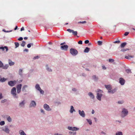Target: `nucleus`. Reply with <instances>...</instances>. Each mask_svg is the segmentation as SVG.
<instances>
[{"label":"nucleus","instance_id":"obj_50","mask_svg":"<svg viewBox=\"0 0 135 135\" xmlns=\"http://www.w3.org/2000/svg\"><path fill=\"white\" fill-rule=\"evenodd\" d=\"M39 58V56H35L33 57V59L35 60L36 59H38V58Z\"/></svg>","mask_w":135,"mask_h":135},{"label":"nucleus","instance_id":"obj_51","mask_svg":"<svg viewBox=\"0 0 135 135\" xmlns=\"http://www.w3.org/2000/svg\"><path fill=\"white\" fill-rule=\"evenodd\" d=\"M86 23V21H83L81 22L80 21L78 22V23Z\"/></svg>","mask_w":135,"mask_h":135},{"label":"nucleus","instance_id":"obj_17","mask_svg":"<svg viewBox=\"0 0 135 135\" xmlns=\"http://www.w3.org/2000/svg\"><path fill=\"white\" fill-rule=\"evenodd\" d=\"M92 79L95 81H97L99 80V78L98 76L96 75H93L92 76Z\"/></svg>","mask_w":135,"mask_h":135},{"label":"nucleus","instance_id":"obj_26","mask_svg":"<svg viewBox=\"0 0 135 135\" xmlns=\"http://www.w3.org/2000/svg\"><path fill=\"white\" fill-rule=\"evenodd\" d=\"M19 132L20 135H26L23 130H20L19 131Z\"/></svg>","mask_w":135,"mask_h":135},{"label":"nucleus","instance_id":"obj_40","mask_svg":"<svg viewBox=\"0 0 135 135\" xmlns=\"http://www.w3.org/2000/svg\"><path fill=\"white\" fill-rule=\"evenodd\" d=\"M55 103L57 105H61V102H55Z\"/></svg>","mask_w":135,"mask_h":135},{"label":"nucleus","instance_id":"obj_53","mask_svg":"<svg viewBox=\"0 0 135 135\" xmlns=\"http://www.w3.org/2000/svg\"><path fill=\"white\" fill-rule=\"evenodd\" d=\"M54 135H63L62 134H60L58 133H55L54 134Z\"/></svg>","mask_w":135,"mask_h":135},{"label":"nucleus","instance_id":"obj_5","mask_svg":"<svg viewBox=\"0 0 135 135\" xmlns=\"http://www.w3.org/2000/svg\"><path fill=\"white\" fill-rule=\"evenodd\" d=\"M70 54L73 56H76L78 53L76 49L73 48H71L70 49Z\"/></svg>","mask_w":135,"mask_h":135},{"label":"nucleus","instance_id":"obj_59","mask_svg":"<svg viewBox=\"0 0 135 135\" xmlns=\"http://www.w3.org/2000/svg\"><path fill=\"white\" fill-rule=\"evenodd\" d=\"M120 42V41L119 40H118V41H116L114 42L115 43H118V44Z\"/></svg>","mask_w":135,"mask_h":135},{"label":"nucleus","instance_id":"obj_1","mask_svg":"<svg viewBox=\"0 0 135 135\" xmlns=\"http://www.w3.org/2000/svg\"><path fill=\"white\" fill-rule=\"evenodd\" d=\"M97 92L96 98L97 99L100 101L101 100V97L103 95L102 93L103 91L100 89H98Z\"/></svg>","mask_w":135,"mask_h":135},{"label":"nucleus","instance_id":"obj_35","mask_svg":"<svg viewBox=\"0 0 135 135\" xmlns=\"http://www.w3.org/2000/svg\"><path fill=\"white\" fill-rule=\"evenodd\" d=\"M33 43L29 44L27 45V47L28 48H30L31 47V46H33Z\"/></svg>","mask_w":135,"mask_h":135},{"label":"nucleus","instance_id":"obj_47","mask_svg":"<svg viewBox=\"0 0 135 135\" xmlns=\"http://www.w3.org/2000/svg\"><path fill=\"white\" fill-rule=\"evenodd\" d=\"M67 31L70 33L72 32H73V30H71L70 29H68L67 30Z\"/></svg>","mask_w":135,"mask_h":135},{"label":"nucleus","instance_id":"obj_37","mask_svg":"<svg viewBox=\"0 0 135 135\" xmlns=\"http://www.w3.org/2000/svg\"><path fill=\"white\" fill-rule=\"evenodd\" d=\"M7 79H6L4 78H1L0 81L2 82H3L5 81Z\"/></svg>","mask_w":135,"mask_h":135},{"label":"nucleus","instance_id":"obj_30","mask_svg":"<svg viewBox=\"0 0 135 135\" xmlns=\"http://www.w3.org/2000/svg\"><path fill=\"white\" fill-rule=\"evenodd\" d=\"M126 44L127 43L126 42H123L121 44L120 46V47L122 48H124L125 47V46L126 45Z\"/></svg>","mask_w":135,"mask_h":135},{"label":"nucleus","instance_id":"obj_29","mask_svg":"<svg viewBox=\"0 0 135 135\" xmlns=\"http://www.w3.org/2000/svg\"><path fill=\"white\" fill-rule=\"evenodd\" d=\"M19 74L21 76H22V69H20L19 71Z\"/></svg>","mask_w":135,"mask_h":135},{"label":"nucleus","instance_id":"obj_45","mask_svg":"<svg viewBox=\"0 0 135 135\" xmlns=\"http://www.w3.org/2000/svg\"><path fill=\"white\" fill-rule=\"evenodd\" d=\"M5 124V122L3 121H2L0 122V125L1 126H3Z\"/></svg>","mask_w":135,"mask_h":135},{"label":"nucleus","instance_id":"obj_49","mask_svg":"<svg viewBox=\"0 0 135 135\" xmlns=\"http://www.w3.org/2000/svg\"><path fill=\"white\" fill-rule=\"evenodd\" d=\"M3 63H2V62L0 60V68H1V67H2L3 66Z\"/></svg>","mask_w":135,"mask_h":135},{"label":"nucleus","instance_id":"obj_11","mask_svg":"<svg viewBox=\"0 0 135 135\" xmlns=\"http://www.w3.org/2000/svg\"><path fill=\"white\" fill-rule=\"evenodd\" d=\"M68 129L72 131H76L79 130V128L75 127H72L70 126H69L68 127Z\"/></svg>","mask_w":135,"mask_h":135},{"label":"nucleus","instance_id":"obj_58","mask_svg":"<svg viewBox=\"0 0 135 135\" xmlns=\"http://www.w3.org/2000/svg\"><path fill=\"white\" fill-rule=\"evenodd\" d=\"M129 32H126L124 34V35L125 36H126L128 34H129Z\"/></svg>","mask_w":135,"mask_h":135},{"label":"nucleus","instance_id":"obj_56","mask_svg":"<svg viewBox=\"0 0 135 135\" xmlns=\"http://www.w3.org/2000/svg\"><path fill=\"white\" fill-rule=\"evenodd\" d=\"M89 41L88 40H87L85 41L84 42L85 44H87L89 43Z\"/></svg>","mask_w":135,"mask_h":135},{"label":"nucleus","instance_id":"obj_42","mask_svg":"<svg viewBox=\"0 0 135 135\" xmlns=\"http://www.w3.org/2000/svg\"><path fill=\"white\" fill-rule=\"evenodd\" d=\"M72 90L73 91L76 92L78 91V89L75 88H72Z\"/></svg>","mask_w":135,"mask_h":135},{"label":"nucleus","instance_id":"obj_6","mask_svg":"<svg viewBox=\"0 0 135 135\" xmlns=\"http://www.w3.org/2000/svg\"><path fill=\"white\" fill-rule=\"evenodd\" d=\"M26 104V101L23 100L20 102L18 104V107L20 108H24Z\"/></svg>","mask_w":135,"mask_h":135},{"label":"nucleus","instance_id":"obj_39","mask_svg":"<svg viewBox=\"0 0 135 135\" xmlns=\"http://www.w3.org/2000/svg\"><path fill=\"white\" fill-rule=\"evenodd\" d=\"M15 44L16 46L15 48L18 47L19 45V44L18 42H15Z\"/></svg>","mask_w":135,"mask_h":135},{"label":"nucleus","instance_id":"obj_57","mask_svg":"<svg viewBox=\"0 0 135 135\" xmlns=\"http://www.w3.org/2000/svg\"><path fill=\"white\" fill-rule=\"evenodd\" d=\"M101 133V134H103L104 135H106V133L105 132H104L103 131H102Z\"/></svg>","mask_w":135,"mask_h":135},{"label":"nucleus","instance_id":"obj_62","mask_svg":"<svg viewBox=\"0 0 135 135\" xmlns=\"http://www.w3.org/2000/svg\"><path fill=\"white\" fill-rule=\"evenodd\" d=\"M82 75L84 77H85L86 76V74L84 73L82 74Z\"/></svg>","mask_w":135,"mask_h":135},{"label":"nucleus","instance_id":"obj_48","mask_svg":"<svg viewBox=\"0 0 135 135\" xmlns=\"http://www.w3.org/2000/svg\"><path fill=\"white\" fill-rule=\"evenodd\" d=\"M98 43L99 45H101L102 44V41H98Z\"/></svg>","mask_w":135,"mask_h":135},{"label":"nucleus","instance_id":"obj_31","mask_svg":"<svg viewBox=\"0 0 135 135\" xmlns=\"http://www.w3.org/2000/svg\"><path fill=\"white\" fill-rule=\"evenodd\" d=\"M133 56H131L130 55H128V56H125V58L127 59H130L129 57L131 58H133L134 57Z\"/></svg>","mask_w":135,"mask_h":135},{"label":"nucleus","instance_id":"obj_52","mask_svg":"<svg viewBox=\"0 0 135 135\" xmlns=\"http://www.w3.org/2000/svg\"><path fill=\"white\" fill-rule=\"evenodd\" d=\"M109 61L110 62H112L114 61V60L112 59H109Z\"/></svg>","mask_w":135,"mask_h":135},{"label":"nucleus","instance_id":"obj_7","mask_svg":"<svg viewBox=\"0 0 135 135\" xmlns=\"http://www.w3.org/2000/svg\"><path fill=\"white\" fill-rule=\"evenodd\" d=\"M2 131H4L7 134H9L10 130L8 128L7 126H5L4 127L2 128Z\"/></svg>","mask_w":135,"mask_h":135},{"label":"nucleus","instance_id":"obj_64","mask_svg":"<svg viewBox=\"0 0 135 135\" xmlns=\"http://www.w3.org/2000/svg\"><path fill=\"white\" fill-rule=\"evenodd\" d=\"M102 68V69H103L105 70L106 69V68L104 66H103Z\"/></svg>","mask_w":135,"mask_h":135},{"label":"nucleus","instance_id":"obj_18","mask_svg":"<svg viewBox=\"0 0 135 135\" xmlns=\"http://www.w3.org/2000/svg\"><path fill=\"white\" fill-rule=\"evenodd\" d=\"M104 86L108 91H110L112 89V86L110 85H105Z\"/></svg>","mask_w":135,"mask_h":135},{"label":"nucleus","instance_id":"obj_38","mask_svg":"<svg viewBox=\"0 0 135 135\" xmlns=\"http://www.w3.org/2000/svg\"><path fill=\"white\" fill-rule=\"evenodd\" d=\"M26 42L25 41H23L22 43L21 44V45L22 47H24L25 45Z\"/></svg>","mask_w":135,"mask_h":135},{"label":"nucleus","instance_id":"obj_13","mask_svg":"<svg viewBox=\"0 0 135 135\" xmlns=\"http://www.w3.org/2000/svg\"><path fill=\"white\" fill-rule=\"evenodd\" d=\"M119 83L122 85H124L125 83V80L123 78H120L119 79Z\"/></svg>","mask_w":135,"mask_h":135},{"label":"nucleus","instance_id":"obj_27","mask_svg":"<svg viewBox=\"0 0 135 135\" xmlns=\"http://www.w3.org/2000/svg\"><path fill=\"white\" fill-rule=\"evenodd\" d=\"M7 120L9 122H11L12 121V118L10 116L7 115L6 117Z\"/></svg>","mask_w":135,"mask_h":135},{"label":"nucleus","instance_id":"obj_12","mask_svg":"<svg viewBox=\"0 0 135 135\" xmlns=\"http://www.w3.org/2000/svg\"><path fill=\"white\" fill-rule=\"evenodd\" d=\"M68 46L67 45H64L63 46H61L60 47V49L62 50L65 51L68 50Z\"/></svg>","mask_w":135,"mask_h":135},{"label":"nucleus","instance_id":"obj_23","mask_svg":"<svg viewBox=\"0 0 135 135\" xmlns=\"http://www.w3.org/2000/svg\"><path fill=\"white\" fill-rule=\"evenodd\" d=\"M9 67V65L8 64H6L5 65H4L3 64V66L1 67L2 69H7Z\"/></svg>","mask_w":135,"mask_h":135},{"label":"nucleus","instance_id":"obj_61","mask_svg":"<svg viewBox=\"0 0 135 135\" xmlns=\"http://www.w3.org/2000/svg\"><path fill=\"white\" fill-rule=\"evenodd\" d=\"M2 98V93H0V99H1Z\"/></svg>","mask_w":135,"mask_h":135},{"label":"nucleus","instance_id":"obj_3","mask_svg":"<svg viewBox=\"0 0 135 135\" xmlns=\"http://www.w3.org/2000/svg\"><path fill=\"white\" fill-rule=\"evenodd\" d=\"M11 94L12 95L13 97L17 99L18 96L16 93V89L15 87H13L11 89Z\"/></svg>","mask_w":135,"mask_h":135},{"label":"nucleus","instance_id":"obj_4","mask_svg":"<svg viewBox=\"0 0 135 135\" xmlns=\"http://www.w3.org/2000/svg\"><path fill=\"white\" fill-rule=\"evenodd\" d=\"M35 88L37 90L39 91L40 94L42 95L44 94V91L41 89L39 84H37L35 86Z\"/></svg>","mask_w":135,"mask_h":135},{"label":"nucleus","instance_id":"obj_25","mask_svg":"<svg viewBox=\"0 0 135 135\" xmlns=\"http://www.w3.org/2000/svg\"><path fill=\"white\" fill-rule=\"evenodd\" d=\"M4 49H6V52H7L8 50V47L7 46H5L4 47H0V49H2L3 51H4Z\"/></svg>","mask_w":135,"mask_h":135},{"label":"nucleus","instance_id":"obj_9","mask_svg":"<svg viewBox=\"0 0 135 135\" xmlns=\"http://www.w3.org/2000/svg\"><path fill=\"white\" fill-rule=\"evenodd\" d=\"M43 107L44 109L47 111H49L51 110L52 109L49 106L46 104H44Z\"/></svg>","mask_w":135,"mask_h":135},{"label":"nucleus","instance_id":"obj_21","mask_svg":"<svg viewBox=\"0 0 135 135\" xmlns=\"http://www.w3.org/2000/svg\"><path fill=\"white\" fill-rule=\"evenodd\" d=\"M28 87V85H24L22 89V91L23 92H26L27 91L26 90V88Z\"/></svg>","mask_w":135,"mask_h":135},{"label":"nucleus","instance_id":"obj_46","mask_svg":"<svg viewBox=\"0 0 135 135\" xmlns=\"http://www.w3.org/2000/svg\"><path fill=\"white\" fill-rule=\"evenodd\" d=\"M124 101H119L118 102V103L119 104H122L123 103Z\"/></svg>","mask_w":135,"mask_h":135},{"label":"nucleus","instance_id":"obj_28","mask_svg":"<svg viewBox=\"0 0 135 135\" xmlns=\"http://www.w3.org/2000/svg\"><path fill=\"white\" fill-rule=\"evenodd\" d=\"M90 48L88 47H86L85 49L84 50V52L85 53H88L90 51Z\"/></svg>","mask_w":135,"mask_h":135},{"label":"nucleus","instance_id":"obj_20","mask_svg":"<svg viewBox=\"0 0 135 135\" xmlns=\"http://www.w3.org/2000/svg\"><path fill=\"white\" fill-rule=\"evenodd\" d=\"M117 89L116 88H114L112 90H110V91H108V93H110L111 94H113L116 91Z\"/></svg>","mask_w":135,"mask_h":135},{"label":"nucleus","instance_id":"obj_55","mask_svg":"<svg viewBox=\"0 0 135 135\" xmlns=\"http://www.w3.org/2000/svg\"><path fill=\"white\" fill-rule=\"evenodd\" d=\"M78 44H82L83 43L82 41L81 40H80L79 41H78Z\"/></svg>","mask_w":135,"mask_h":135},{"label":"nucleus","instance_id":"obj_60","mask_svg":"<svg viewBox=\"0 0 135 135\" xmlns=\"http://www.w3.org/2000/svg\"><path fill=\"white\" fill-rule=\"evenodd\" d=\"M28 49H25L24 50H23V51L24 52H25V51H26L27 52H28Z\"/></svg>","mask_w":135,"mask_h":135},{"label":"nucleus","instance_id":"obj_22","mask_svg":"<svg viewBox=\"0 0 135 135\" xmlns=\"http://www.w3.org/2000/svg\"><path fill=\"white\" fill-rule=\"evenodd\" d=\"M75 110L74 108V107L73 106H70V112L71 113H73V112H75Z\"/></svg>","mask_w":135,"mask_h":135},{"label":"nucleus","instance_id":"obj_32","mask_svg":"<svg viewBox=\"0 0 135 135\" xmlns=\"http://www.w3.org/2000/svg\"><path fill=\"white\" fill-rule=\"evenodd\" d=\"M115 135H123V133L122 132L118 131L115 133Z\"/></svg>","mask_w":135,"mask_h":135},{"label":"nucleus","instance_id":"obj_33","mask_svg":"<svg viewBox=\"0 0 135 135\" xmlns=\"http://www.w3.org/2000/svg\"><path fill=\"white\" fill-rule=\"evenodd\" d=\"M86 120L89 123L90 125H91L92 123L91 120L90 119H87Z\"/></svg>","mask_w":135,"mask_h":135},{"label":"nucleus","instance_id":"obj_14","mask_svg":"<svg viewBox=\"0 0 135 135\" xmlns=\"http://www.w3.org/2000/svg\"><path fill=\"white\" fill-rule=\"evenodd\" d=\"M36 106V103L35 101L32 100L29 105L30 107H35Z\"/></svg>","mask_w":135,"mask_h":135},{"label":"nucleus","instance_id":"obj_44","mask_svg":"<svg viewBox=\"0 0 135 135\" xmlns=\"http://www.w3.org/2000/svg\"><path fill=\"white\" fill-rule=\"evenodd\" d=\"M73 34L75 36L77 34V32L76 31H74L73 30V31L72 32Z\"/></svg>","mask_w":135,"mask_h":135},{"label":"nucleus","instance_id":"obj_16","mask_svg":"<svg viewBox=\"0 0 135 135\" xmlns=\"http://www.w3.org/2000/svg\"><path fill=\"white\" fill-rule=\"evenodd\" d=\"M22 86V85L21 84H20L17 85V88L18 93H19L21 92Z\"/></svg>","mask_w":135,"mask_h":135},{"label":"nucleus","instance_id":"obj_2","mask_svg":"<svg viewBox=\"0 0 135 135\" xmlns=\"http://www.w3.org/2000/svg\"><path fill=\"white\" fill-rule=\"evenodd\" d=\"M128 113L127 109L125 108H123L121 112V116L123 118H124L127 116Z\"/></svg>","mask_w":135,"mask_h":135},{"label":"nucleus","instance_id":"obj_43","mask_svg":"<svg viewBox=\"0 0 135 135\" xmlns=\"http://www.w3.org/2000/svg\"><path fill=\"white\" fill-rule=\"evenodd\" d=\"M40 112L41 113H42L44 115L45 114V112L43 109H40Z\"/></svg>","mask_w":135,"mask_h":135},{"label":"nucleus","instance_id":"obj_24","mask_svg":"<svg viewBox=\"0 0 135 135\" xmlns=\"http://www.w3.org/2000/svg\"><path fill=\"white\" fill-rule=\"evenodd\" d=\"M8 64L10 66H12L14 65L15 63L12 62L11 59H9L8 60Z\"/></svg>","mask_w":135,"mask_h":135},{"label":"nucleus","instance_id":"obj_10","mask_svg":"<svg viewBox=\"0 0 135 135\" xmlns=\"http://www.w3.org/2000/svg\"><path fill=\"white\" fill-rule=\"evenodd\" d=\"M45 69L48 72L51 73L52 71V70L51 68V67L48 65L47 64L45 65Z\"/></svg>","mask_w":135,"mask_h":135},{"label":"nucleus","instance_id":"obj_63","mask_svg":"<svg viewBox=\"0 0 135 135\" xmlns=\"http://www.w3.org/2000/svg\"><path fill=\"white\" fill-rule=\"evenodd\" d=\"M24 30V28L23 27L21 28V31H23Z\"/></svg>","mask_w":135,"mask_h":135},{"label":"nucleus","instance_id":"obj_54","mask_svg":"<svg viewBox=\"0 0 135 135\" xmlns=\"http://www.w3.org/2000/svg\"><path fill=\"white\" fill-rule=\"evenodd\" d=\"M23 39V38L22 37H21L18 39V40L19 41H22Z\"/></svg>","mask_w":135,"mask_h":135},{"label":"nucleus","instance_id":"obj_8","mask_svg":"<svg viewBox=\"0 0 135 135\" xmlns=\"http://www.w3.org/2000/svg\"><path fill=\"white\" fill-rule=\"evenodd\" d=\"M16 81L15 80L10 81H8V84L10 86L13 87L16 84Z\"/></svg>","mask_w":135,"mask_h":135},{"label":"nucleus","instance_id":"obj_36","mask_svg":"<svg viewBox=\"0 0 135 135\" xmlns=\"http://www.w3.org/2000/svg\"><path fill=\"white\" fill-rule=\"evenodd\" d=\"M69 133L70 135L72 134L73 135H76V132H69Z\"/></svg>","mask_w":135,"mask_h":135},{"label":"nucleus","instance_id":"obj_41","mask_svg":"<svg viewBox=\"0 0 135 135\" xmlns=\"http://www.w3.org/2000/svg\"><path fill=\"white\" fill-rule=\"evenodd\" d=\"M125 71L126 72L128 73H131V70L130 69H126Z\"/></svg>","mask_w":135,"mask_h":135},{"label":"nucleus","instance_id":"obj_19","mask_svg":"<svg viewBox=\"0 0 135 135\" xmlns=\"http://www.w3.org/2000/svg\"><path fill=\"white\" fill-rule=\"evenodd\" d=\"M88 95L90 97V98L94 99L95 98V96L91 92H90L88 94Z\"/></svg>","mask_w":135,"mask_h":135},{"label":"nucleus","instance_id":"obj_34","mask_svg":"<svg viewBox=\"0 0 135 135\" xmlns=\"http://www.w3.org/2000/svg\"><path fill=\"white\" fill-rule=\"evenodd\" d=\"M129 50V49L127 48L123 49L120 50V51L121 52H124Z\"/></svg>","mask_w":135,"mask_h":135},{"label":"nucleus","instance_id":"obj_15","mask_svg":"<svg viewBox=\"0 0 135 135\" xmlns=\"http://www.w3.org/2000/svg\"><path fill=\"white\" fill-rule=\"evenodd\" d=\"M79 114L82 117L84 118L85 117V114L84 110L81 111L80 110H78Z\"/></svg>","mask_w":135,"mask_h":135}]
</instances>
